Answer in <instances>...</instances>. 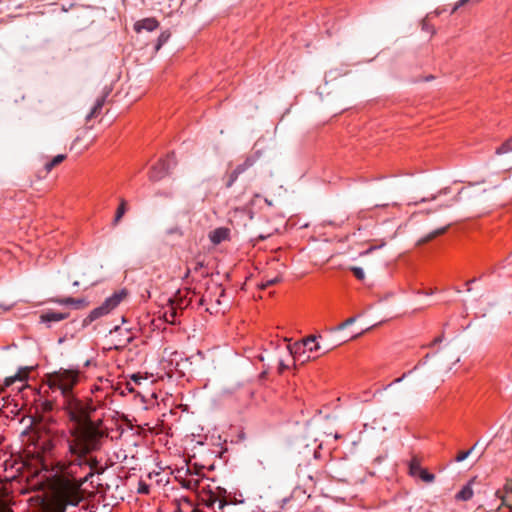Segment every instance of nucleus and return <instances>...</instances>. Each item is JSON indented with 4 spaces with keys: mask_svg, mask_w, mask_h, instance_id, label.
<instances>
[{
    "mask_svg": "<svg viewBox=\"0 0 512 512\" xmlns=\"http://www.w3.org/2000/svg\"><path fill=\"white\" fill-rule=\"evenodd\" d=\"M32 369V367H23L20 368L19 371L14 375L16 377V381L25 382L28 379V372Z\"/></svg>",
    "mask_w": 512,
    "mask_h": 512,
    "instance_id": "29",
    "label": "nucleus"
},
{
    "mask_svg": "<svg viewBox=\"0 0 512 512\" xmlns=\"http://www.w3.org/2000/svg\"><path fill=\"white\" fill-rule=\"evenodd\" d=\"M262 155L261 150H255L252 153L248 154L245 160L238 164L228 175L227 181L225 183L226 188H230L237 181L238 177L245 173L249 168L255 165V163L260 159Z\"/></svg>",
    "mask_w": 512,
    "mask_h": 512,
    "instance_id": "5",
    "label": "nucleus"
},
{
    "mask_svg": "<svg viewBox=\"0 0 512 512\" xmlns=\"http://www.w3.org/2000/svg\"><path fill=\"white\" fill-rule=\"evenodd\" d=\"M301 343H307V345L305 346V349H306V353L310 354L312 352H316L318 350H320V345L316 342V337L313 336V337H308V338H305L301 341Z\"/></svg>",
    "mask_w": 512,
    "mask_h": 512,
    "instance_id": "24",
    "label": "nucleus"
},
{
    "mask_svg": "<svg viewBox=\"0 0 512 512\" xmlns=\"http://www.w3.org/2000/svg\"><path fill=\"white\" fill-rule=\"evenodd\" d=\"M267 374H268V369L263 370V371L259 374V379H260V380H264V379H266Z\"/></svg>",
    "mask_w": 512,
    "mask_h": 512,
    "instance_id": "45",
    "label": "nucleus"
},
{
    "mask_svg": "<svg viewBox=\"0 0 512 512\" xmlns=\"http://www.w3.org/2000/svg\"><path fill=\"white\" fill-rule=\"evenodd\" d=\"M429 356H430L429 354H426V356H425V357H424V358L419 362V364H418L417 366H415V368H414V369H416L419 365H424V364H426L427 359L429 358Z\"/></svg>",
    "mask_w": 512,
    "mask_h": 512,
    "instance_id": "46",
    "label": "nucleus"
},
{
    "mask_svg": "<svg viewBox=\"0 0 512 512\" xmlns=\"http://www.w3.org/2000/svg\"><path fill=\"white\" fill-rule=\"evenodd\" d=\"M110 92H111V89L105 87L103 94L99 98H97L93 108L91 109V112L88 114L87 120H89L93 117H96L98 114H100V112L105 104L106 98L109 96Z\"/></svg>",
    "mask_w": 512,
    "mask_h": 512,
    "instance_id": "16",
    "label": "nucleus"
},
{
    "mask_svg": "<svg viewBox=\"0 0 512 512\" xmlns=\"http://www.w3.org/2000/svg\"><path fill=\"white\" fill-rule=\"evenodd\" d=\"M422 481L426 482V483H431L434 481L435 479V476L434 474L428 472L426 469H422L418 475H417Z\"/></svg>",
    "mask_w": 512,
    "mask_h": 512,
    "instance_id": "30",
    "label": "nucleus"
},
{
    "mask_svg": "<svg viewBox=\"0 0 512 512\" xmlns=\"http://www.w3.org/2000/svg\"><path fill=\"white\" fill-rule=\"evenodd\" d=\"M187 475H189L190 477L185 478L181 482L182 487L189 490L198 491L201 487L203 476L199 472L193 471L191 468L187 469Z\"/></svg>",
    "mask_w": 512,
    "mask_h": 512,
    "instance_id": "10",
    "label": "nucleus"
},
{
    "mask_svg": "<svg viewBox=\"0 0 512 512\" xmlns=\"http://www.w3.org/2000/svg\"><path fill=\"white\" fill-rule=\"evenodd\" d=\"M91 362L92 360H87L85 363H84V367H89L91 365Z\"/></svg>",
    "mask_w": 512,
    "mask_h": 512,
    "instance_id": "54",
    "label": "nucleus"
},
{
    "mask_svg": "<svg viewBox=\"0 0 512 512\" xmlns=\"http://www.w3.org/2000/svg\"><path fill=\"white\" fill-rule=\"evenodd\" d=\"M306 345H307V343L306 344L301 343V341L295 342L293 344L289 343L286 345V350L293 357L294 362H296V360H300L301 356H305V354H306L305 346Z\"/></svg>",
    "mask_w": 512,
    "mask_h": 512,
    "instance_id": "15",
    "label": "nucleus"
},
{
    "mask_svg": "<svg viewBox=\"0 0 512 512\" xmlns=\"http://www.w3.org/2000/svg\"><path fill=\"white\" fill-rule=\"evenodd\" d=\"M127 389H128V391H129V392H131V393L134 391L133 387H131V386H129V385L127 386Z\"/></svg>",
    "mask_w": 512,
    "mask_h": 512,
    "instance_id": "56",
    "label": "nucleus"
},
{
    "mask_svg": "<svg viewBox=\"0 0 512 512\" xmlns=\"http://www.w3.org/2000/svg\"><path fill=\"white\" fill-rule=\"evenodd\" d=\"M127 210H128L127 201L125 199H121L120 203L116 209L115 216H114V219L112 222L113 226H117L119 224V222L121 221V219L123 218V216L125 215Z\"/></svg>",
    "mask_w": 512,
    "mask_h": 512,
    "instance_id": "21",
    "label": "nucleus"
},
{
    "mask_svg": "<svg viewBox=\"0 0 512 512\" xmlns=\"http://www.w3.org/2000/svg\"><path fill=\"white\" fill-rule=\"evenodd\" d=\"M66 159L65 154H58L48 161L43 168V171H39L37 174L38 179L45 177L53 168L61 164Z\"/></svg>",
    "mask_w": 512,
    "mask_h": 512,
    "instance_id": "14",
    "label": "nucleus"
},
{
    "mask_svg": "<svg viewBox=\"0 0 512 512\" xmlns=\"http://www.w3.org/2000/svg\"><path fill=\"white\" fill-rule=\"evenodd\" d=\"M230 236V229L226 227H218L210 232L209 239L214 245L228 240Z\"/></svg>",
    "mask_w": 512,
    "mask_h": 512,
    "instance_id": "13",
    "label": "nucleus"
},
{
    "mask_svg": "<svg viewBox=\"0 0 512 512\" xmlns=\"http://www.w3.org/2000/svg\"><path fill=\"white\" fill-rule=\"evenodd\" d=\"M444 339V336L443 335H440L438 337H436L430 344H429V347H432L438 343H441Z\"/></svg>",
    "mask_w": 512,
    "mask_h": 512,
    "instance_id": "42",
    "label": "nucleus"
},
{
    "mask_svg": "<svg viewBox=\"0 0 512 512\" xmlns=\"http://www.w3.org/2000/svg\"><path fill=\"white\" fill-rule=\"evenodd\" d=\"M204 267V262L203 261H197L194 268H193V271L195 272H198L200 271L202 268Z\"/></svg>",
    "mask_w": 512,
    "mask_h": 512,
    "instance_id": "43",
    "label": "nucleus"
},
{
    "mask_svg": "<svg viewBox=\"0 0 512 512\" xmlns=\"http://www.w3.org/2000/svg\"><path fill=\"white\" fill-rule=\"evenodd\" d=\"M421 26L422 30L429 32L431 34L435 33L433 26H431L426 19L422 21Z\"/></svg>",
    "mask_w": 512,
    "mask_h": 512,
    "instance_id": "36",
    "label": "nucleus"
},
{
    "mask_svg": "<svg viewBox=\"0 0 512 512\" xmlns=\"http://www.w3.org/2000/svg\"><path fill=\"white\" fill-rule=\"evenodd\" d=\"M224 294H225V290H222L221 291V296H224Z\"/></svg>",
    "mask_w": 512,
    "mask_h": 512,
    "instance_id": "58",
    "label": "nucleus"
},
{
    "mask_svg": "<svg viewBox=\"0 0 512 512\" xmlns=\"http://www.w3.org/2000/svg\"><path fill=\"white\" fill-rule=\"evenodd\" d=\"M104 434H96L93 431H82L77 436L67 438V454L70 458L67 460L68 475L75 479L76 472L72 467L83 468L88 463L87 456L101 449L102 438Z\"/></svg>",
    "mask_w": 512,
    "mask_h": 512,
    "instance_id": "2",
    "label": "nucleus"
},
{
    "mask_svg": "<svg viewBox=\"0 0 512 512\" xmlns=\"http://www.w3.org/2000/svg\"><path fill=\"white\" fill-rule=\"evenodd\" d=\"M50 387L59 389L62 396L73 394V388L78 384L80 372L73 369H60L50 374Z\"/></svg>",
    "mask_w": 512,
    "mask_h": 512,
    "instance_id": "4",
    "label": "nucleus"
},
{
    "mask_svg": "<svg viewBox=\"0 0 512 512\" xmlns=\"http://www.w3.org/2000/svg\"><path fill=\"white\" fill-rule=\"evenodd\" d=\"M448 228H449V225L431 231L427 235H425L422 238H420L417 241V245H424V244L432 241L436 237H438L440 235H443L448 230Z\"/></svg>",
    "mask_w": 512,
    "mask_h": 512,
    "instance_id": "18",
    "label": "nucleus"
},
{
    "mask_svg": "<svg viewBox=\"0 0 512 512\" xmlns=\"http://www.w3.org/2000/svg\"><path fill=\"white\" fill-rule=\"evenodd\" d=\"M70 316L69 312H59L54 310H47L42 312L40 315V323L46 324L48 328L51 327V323L59 322L67 319Z\"/></svg>",
    "mask_w": 512,
    "mask_h": 512,
    "instance_id": "9",
    "label": "nucleus"
},
{
    "mask_svg": "<svg viewBox=\"0 0 512 512\" xmlns=\"http://www.w3.org/2000/svg\"><path fill=\"white\" fill-rule=\"evenodd\" d=\"M289 368L288 365L285 364V362L282 359H279L278 361V373L283 374L284 371H286Z\"/></svg>",
    "mask_w": 512,
    "mask_h": 512,
    "instance_id": "38",
    "label": "nucleus"
},
{
    "mask_svg": "<svg viewBox=\"0 0 512 512\" xmlns=\"http://www.w3.org/2000/svg\"><path fill=\"white\" fill-rule=\"evenodd\" d=\"M159 26V22L155 19V18H145V19H142L140 21H137L134 25V29L137 31V32H140L141 30H146V31H154L155 29H157Z\"/></svg>",
    "mask_w": 512,
    "mask_h": 512,
    "instance_id": "17",
    "label": "nucleus"
},
{
    "mask_svg": "<svg viewBox=\"0 0 512 512\" xmlns=\"http://www.w3.org/2000/svg\"><path fill=\"white\" fill-rule=\"evenodd\" d=\"M134 337V335H130L125 339H123V337H120L118 339V344L114 346V349L117 351L123 350L129 343L133 341Z\"/></svg>",
    "mask_w": 512,
    "mask_h": 512,
    "instance_id": "27",
    "label": "nucleus"
},
{
    "mask_svg": "<svg viewBox=\"0 0 512 512\" xmlns=\"http://www.w3.org/2000/svg\"><path fill=\"white\" fill-rule=\"evenodd\" d=\"M257 359H258L259 361L263 362V361H264V356H263V354H259V355L257 356Z\"/></svg>",
    "mask_w": 512,
    "mask_h": 512,
    "instance_id": "53",
    "label": "nucleus"
},
{
    "mask_svg": "<svg viewBox=\"0 0 512 512\" xmlns=\"http://www.w3.org/2000/svg\"><path fill=\"white\" fill-rule=\"evenodd\" d=\"M354 277L357 278L358 280H363L365 277L363 269L354 266Z\"/></svg>",
    "mask_w": 512,
    "mask_h": 512,
    "instance_id": "37",
    "label": "nucleus"
},
{
    "mask_svg": "<svg viewBox=\"0 0 512 512\" xmlns=\"http://www.w3.org/2000/svg\"><path fill=\"white\" fill-rule=\"evenodd\" d=\"M280 281H281V278H279V277L269 279L261 285V289H266L267 287L273 286V285L279 283Z\"/></svg>",
    "mask_w": 512,
    "mask_h": 512,
    "instance_id": "35",
    "label": "nucleus"
},
{
    "mask_svg": "<svg viewBox=\"0 0 512 512\" xmlns=\"http://www.w3.org/2000/svg\"><path fill=\"white\" fill-rule=\"evenodd\" d=\"M130 378L135 384L138 385L141 383V380L143 379V377L139 373L132 374Z\"/></svg>",
    "mask_w": 512,
    "mask_h": 512,
    "instance_id": "40",
    "label": "nucleus"
},
{
    "mask_svg": "<svg viewBox=\"0 0 512 512\" xmlns=\"http://www.w3.org/2000/svg\"><path fill=\"white\" fill-rule=\"evenodd\" d=\"M63 409L73 426L69 429L70 436H77L82 431H93L96 434H103L101 426L92 419V415L96 412V406L92 399L86 402L77 398L74 394L64 396Z\"/></svg>",
    "mask_w": 512,
    "mask_h": 512,
    "instance_id": "1",
    "label": "nucleus"
},
{
    "mask_svg": "<svg viewBox=\"0 0 512 512\" xmlns=\"http://www.w3.org/2000/svg\"><path fill=\"white\" fill-rule=\"evenodd\" d=\"M223 452H227V449H223V448L221 447V451H217V453H218V455H219L220 457H221V455H220V454H221V453H223Z\"/></svg>",
    "mask_w": 512,
    "mask_h": 512,
    "instance_id": "55",
    "label": "nucleus"
},
{
    "mask_svg": "<svg viewBox=\"0 0 512 512\" xmlns=\"http://www.w3.org/2000/svg\"><path fill=\"white\" fill-rule=\"evenodd\" d=\"M87 461L88 463L86 466L90 467V470H94V468L100 464L98 458L96 456H92L91 454L87 456Z\"/></svg>",
    "mask_w": 512,
    "mask_h": 512,
    "instance_id": "33",
    "label": "nucleus"
},
{
    "mask_svg": "<svg viewBox=\"0 0 512 512\" xmlns=\"http://www.w3.org/2000/svg\"><path fill=\"white\" fill-rule=\"evenodd\" d=\"M444 11H445L444 9H439V8H438V9H436V10L434 11V14H435L436 16H438V15H440V14H441L442 12H444Z\"/></svg>",
    "mask_w": 512,
    "mask_h": 512,
    "instance_id": "50",
    "label": "nucleus"
},
{
    "mask_svg": "<svg viewBox=\"0 0 512 512\" xmlns=\"http://www.w3.org/2000/svg\"><path fill=\"white\" fill-rule=\"evenodd\" d=\"M117 332H121V328L120 326L116 325L113 329L110 330V333H117Z\"/></svg>",
    "mask_w": 512,
    "mask_h": 512,
    "instance_id": "49",
    "label": "nucleus"
},
{
    "mask_svg": "<svg viewBox=\"0 0 512 512\" xmlns=\"http://www.w3.org/2000/svg\"><path fill=\"white\" fill-rule=\"evenodd\" d=\"M201 503L207 508L214 509L215 504H218V509L223 510V508L228 504L226 501L219 499L211 490L209 493L204 496H200Z\"/></svg>",
    "mask_w": 512,
    "mask_h": 512,
    "instance_id": "12",
    "label": "nucleus"
},
{
    "mask_svg": "<svg viewBox=\"0 0 512 512\" xmlns=\"http://www.w3.org/2000/svg\"><path fill=\"white\" fill-rule=\"evenodd\" d=\"M127 296L126 289L114 292L110 297L98 307L94 308L89 314L81 321L78 330H84L93 322L111 313Z\"/></svg>",
    "mask_w": 512,
    "mask_h": 512,
    "instance_id": "3",
    "label": "nucleus"
},
{
    "mask_svg": "<svg viewBox=\"0 0 512 512\" xmlns=\"http://www.w3.org/2000/svg\"><path fill=\"white\" fill-rule=\"evenodd\" d=\"M477 445H478V442H476L469 450L459 452L455 458V461L456 462L464 461L472 453V451L476 448Z\"/></svg>",
    "mask_w": 512,
    "mask_h": 512,
    "instance_id": "31",
    "label": "nucleus"
},
{
    "mask_svg": "<svg viewBox=\"0 0 512 512\" xmlns=\"http://www.w3.org/2000/svg\"><path fill=\"white\" fill-rule=\"evenodd\" d=\"M174 158L175 154L171 152L167 155L166 159L158 160L149 171V179L153 182H157L169 175L171 169L177 164Z\"/></svg>",
    "mask_w": 512,
    "mask_h": 512,
    "instance_id": "6",
    "label": "nucleus"
},
{
    "mask_svg": "<svg viewBox=\"0 0 512 512\" xmlns=\"http://www.w3.org/2000/svg\"><path fill=\"white\" fill-rule=\"evenodd\" d=\"M166 234L167 235H178L180 237L183 236V232L179 226H174L172 228L167 229Z\"/></svg>",
    "mask_w": 512,
    "mask_h": 512,
    "instance_id": "34",
    "label": "nucleus"
},
{
    "mask_svg": "<svg viewBox=\"0 0 512 512\" xmlns=\"http://www.w3.org/2000/svg\"><path fill=\"white\" fill-rule=\"evenodd\" d=\"M382 246H384V243H382L381 245L379 246H370L367 250L363 251V252H359V255L360 256H363V255H366L370 252H372L373 250H376L378 248H381Z\"/></svg>",
    "mask_w": 512,
    "mask_h": 512,
    "instance_id": "39",
    "label": "nucleus"
},
{
    "mask_svg": "<svg viewBox=\"0 0 512 512\" xmlns=\"http://www.w3.org/2000/svg\"><path fill=\"white\" fill-rule=\"evenodd\" d=\"M474 479L470 480L462 489L456 494L455 498L460 501H468L473 497L472 483Z\"/></svg>",
    "mask_w": 512,
    "mask_h": 512,
    "instance_id": "19",
    "label": "nucleus"
},
{
    "mask_svg": "<svg viewBox=\"0 0 512 512\" xmlns=\"http://www.w3.org/2000/svg\"><path fill=\"white\" fill-rule=\"evenodd\" d=\"M53 302L60 305H69L76 310L84 309L89 305L87 298H73V297H58L52 300Z\"/></svg>",
    "mask_w": 512,
    "mask_h": 512,
    "instance_id": "11",
    "label": "nucleus"
},
{
    "mask_svg": "<svg viewBox=\"0 0 512 512\" xmlns=\"http://www.w3.org/2000/svg\"><path fill=\"white\" fill-rule=\"evenodd\" d=\"M103 472H104V469H103V468H101V469H99V470H97V471L90 470V471H89V472H88L84 477L79 478V479H75V486H76V488H77V489H81V487H82L85 483L89 482V481L93 478V476H94L96 473H97V474H102Z\"/></svg>",
    "mask_w": 512,
    "mask_h": 512,
    "instance_id": "23",
    "label": "nucleus"
},
{
    "mask_svg": "<svg viewBox=\"0 0 512 512\" xmlns=\"http://www.w3.org/2000/svg\"><path fill=\"white\" fill-rule=\"evenodd\" d=\"M508 152H512V137L508 140H506L502 145H500L495 153L497 155L506 154Z\"/></svg>",
    "mask_w": 512,
    "mask_h": 512,
    "instance_id": "26",
    "label": "nucleus"
},
{
    "mask_svg": "<svg viewBox=\"0 0 512 512\" xmlns=\"http://www.w3.org/2000/svg\"><path fill=\"white\" fill-rule=\"evenodd\" d=\"M79 491L80 489H77L75 486L72 491L67 493V495L65 496V501L67 505L76 507L80 504V502H82L83 498L80 496Z\"/></svg>",
    "mask_w": 512,
    "mask_h": 512,
    "instance_id": "20",
    "label": "nucleus"
},
{
    "mask_svg": "<svg viewBox=\"0 0 512 512\" xmlns=\"http://www.w3.org/2000/svg\"><path fill=\"white\" fill-rule=\"evenodd\" d=\"M137 492L141 495H147L150 493V485L147 484L145 481L140 480L138 483Z\"/></svg>",
    "mask_w": 512,
    "mask_h": 512,
    "instance_id": "32",
    "label": "nucleus"
},
{
    "mask_svg": "<svg viewBox=\"0 0 512 512\" xmlns=\"http://www.w3.org/2000/svg\"><path fill=\"white\" fill-rule=\"evenodd\" d=\"M419 461L416 458H413L409 463V471L412 476H417L418 473L422 470Z\"/></svg>",
    "mask_w": 512,
    "mask_h": 512,
    "instance_id": "28",
    "label": "nucleus"
},
{
    "mask_svg": "<svg viewBox=\"0 0 512 512\" xmlns=\"http://www.w3.org/2000/svg\"><path fill=\"white\" fill-rule=\"evenodd\" d=\"M311 359V355L306 353L305 356H301L300 360H298L301 363H304L306 361H309Z\"/></svg>",
    "mask_w": 512,
    "mask_h": 512,
    "instance_id": "44",
    "label": "nucleus"
},
{
    "mask_svg": "<svg viewBox=\"0 0 512 512\" xmlns=\"http://www.w3.org/2000/svg\"><path fill=\"white\" fill-rule=\"evenodd\" d=\"M16 381V377L15 376H11V377H7L4 381V384L6 387H9L11 386L14 382Z\"/></svg>",
    "mask_w": 512,
    "mask_h": 512,
    "instance_id": "41",
    "label": "nucleus"
},
{
    "mask_svg": "<svg viewBox=\"0 0 512 512\" xmlns=\"http://www.w3.org/2000/svg\"><path fill=\"white\" fill-rule=\"evenodd\" d=\"M496 497L501 500V505L512 511V479H507L503 488L496 491Z\"/></svg>",
    "mask_w": 512,
    "mask_h": 512,
    "instance_id": "8",
    "label": "nucleus"
},
{
    "mask_svg": "<svg viewBox=\"0 0 512 512\" xmlns=\"http://www.w3.org/2000/svg\"><path fill=\"white\" fill-rule=\"evenodd\" d=\"M10 308H11L10 306H7V307H5L4 309H5V310H10Z\"/></svg>",
    "mask_w": 512,
    "mask_h": 512,
    "instance_id": "59",
    "label": "nucleus"
},
{
    "mask_svg": "<svg viewBox=\"0 0 512 512\" xmlns=\"http://www.w3.org/2000/svg\"><path fill=\"white\" fill-rule=\"evenodd\" d=\"M350 326H352V316H349L341 323L328 328V331L331 334L332 341L334 343V346L341 345L347 341L352 340V333L348 334H342L346 329H348Z\"/></svg>",
    "mask_w": 512,
    "mask_h": 512,
    "instance_id": "7",
    "label": "nucleus"
},
{
    "mask_svg": "<svg viewBox=\"0 0 512 512\" xmlns=\"http://www.w3.org/2000/svg\"><path fill=\"white\" fill-rule=\"evenodd\" d=\"M0 512H13L11 508L6 506H0Z\"/></svg>",
    "mask_w": 512,
    "mask_h": 512,
    "instance_id": "48",
    "label": "nucleus"
},
{
    "mask_svg": "<svg viewBox=\"0 0 512 512\" xmlns=\"http://www.w3.org/2000/svg\"><path fill=\"white\" fill-rule=\"evenodd\" d=\"M435 199H436V195H432L431 198H422L419 202L424 203V202H428V201L435 200Z\"/></svg>",
    "mask_w": 512,
    "mask_h": 512,
    "instance_id": "47",
    "label": "nucleus"
},
{
    "mask_svg": "<svg viewBox=\"0 0 512 512\" xmlns=\"http://www.w3.org/2000/svg\"><path fill=\"white\" fill-rule=\"evenodd\" d=\"M170 37H171V32L169 30L162 31L156 40V43L154 46L155 52H158L161 49V47L165 43H167V41L170 39Z\"/></svg>",
    "mask_w": 512,
    "mask_h": 512,
    "instance_id": "25",
    "label": "nucleus"
},
{
    "mask_svg": "<svg viewBox=\"0 0 512 512\" xmlns=\"http://www.w3.org/2000/svg\"><path fill=\"white\" fill-rule=\"evenodd\" d=\"M190 273H191V269H190V268H187V271H186V273H185V275H184L183 279L188 278V277H189V275H190Z\"/></svg>",
    "mask_w": 512,
    "mask_h": 512,
    "instance_id": "51",
    "label": "nucleus"
},
{
    "mask_svg": "<svg viewBox=\"0 0 512 512\" xmlns=\"http://www.w3.org/2000/svg\"><path fill=\"white\" fill-rule=\"evenodd\" d=\"M73 286L78 287L79 286V281H74L73 282Z\"/></svg>",
    "mask_w": 512,
    "mask_h": 512,
    "instance_id": "57",
    "label": "nucleus"
},
{
    "mask_svg": "<svg viewBox=\"0 0 512 512\" xmlns=\"http://www.w3.org/2000/svg\"><path fill=\"white\" fill-rule=\"evenodd\" d=\"M168 302L170 305L169 313H170V316L172 317V322L174 323L176 318L180 315V313L183 309L181 306L182 300H180V303H178L177 305H176V299L170 298ZM165 314L167 315L168 311Z\"/></svg>",
    "mask_w": 512,
    "mask_h": 512,
    "instance_id": "22",
    "label": "nucleus"
},
{
    "mask_svg": "<svg viewBox=\"0 0 512 512\" xmlns=\"http://www.w3.org/2000/svg\"><path fill=\"white\" fill-rule=\"evenodd\" d=\"M406 375H407L406 373H405V374H403V376H402V377H400V378H398V379H396V380H395V382H396V383L401 382V381L403 380V378H404V377H406Z\"/></svg>",
    "mask_w": 512,
    "mask_h": 512,
    "instance_id": "52",
    "label": "nucleus"
}]
</instances>
